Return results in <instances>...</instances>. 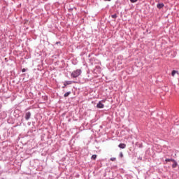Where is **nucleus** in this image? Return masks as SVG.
<instances>
[{
    "mask_svg": "<svg viewBox=\"0 0 179 179\" xmlns=\"http://www.w3.org/2000/svg\"><path fill=\"white\" fill-rule=\"evenodd\" d=\"M80 73H82V71L78 69L74 71L72 73H71V76L73 78H78V76H80Z\"/></svg>",
    "mask_w": 179,
    "mask_h": 179,
    "instance_id": "nucleus-1",
    "label": "nucleus"
},
{
    "mask_svg": "<svg viewBox=\"0 0 179 179\" xmlns=\"http://www.w3.org/2000/svg\"><path fill=\"white\" fill-rule=\"evenodd\" d=\"M97 108H104V104L99 101L96 105Z\"/></svg>",
    "mask_w": 179,
    "mask_h": 179,
    "instance_id": "nucleus-2",
    "label": "nucleus"
},
{
    "mask_svg": "<svg viewBox=\"0 0 179 179\" xmlns=\"http://www.w3.org/2000/svg\"><path fill=\"white\" fill-rule=\"evenodd\" d=\"M31 116V113H30V112H28L25 115V119L26 120H30Z\"/></svg>",
    "mask_w": 179,
    "mask_h": 179,
    "instance_id": "nucleus-3",
    "label": "nucleus"
},
{
    "mask_svg": "<svg viewBox=\"0 0 179 179\" xmlns=\"http://www.w3.org/2000/svg\"><path fill=\"white\" fill-rule=\"evenodd\" d=\"M118 146L120 149H125V148H127V145L125 143H120Z\"/></svg>",
    "mask_w": 179,
    "mask_h": 179,
    "instance_id": "nucleus-4",
    "label": "nucleus"
},
{
    "mask_svg": "<svg viewBox=\"0 0 179 179\" xmlns=\"http://www.w3.org/2000/svg\"><path fill=\"white\" fill-rule=\"evenodd\" d=\"M157 8L158 9H162V8H164V3H158V4L157 5Z\"/></svg>",
    "mask_w": 179,
    "mask_h": 179,
    "instance_id": "nucleus-5",
    "label": "nucleus"
},
{
    "mask_svg": "<svg viewBox=\"0 0 179 179\" xmlns=\"http://www.w3.org/2000/svg\"><path fill=\"white\" fill-rule=\"evenodd\" d=\"M64 85V86L63 87V89L65 88L67 85H72V81H66Z\"/></svg>",
    "mask_w": 179,
    "mask_h": 179,
    "instance_id": "nucleus-6",
    "label": "nucleus"
},
{
    "mask_svg": "<svg viewBox=\"0 0 179 179\" xmlns=\"http://www.w3.org/2000/svg\"><path fill=\"white\" fill-rule=\"evenodd\" d=\"M178 74V71H176V70H173L171 73V76H176V74Z\"/></svg>",
    "mask_w": 179,
    "mask_h": 179,
    "instance_id": "nucleus-7",
    "label": "nucleus"
},
{
    "mask_svg": "<svg viewBox=\"0 0 179 179\" xmlns=\"http://www.w3.org/2000/svg\"><path fill=\"white\" fill-rule=\"evenodd\" d=\"M173 164L172 165L173 169H176V167H177V162H173Z\"/></svg>",
    "mask_w": 179,
    "mask_h": 179,
    "instance_id": "nucleus-8",
    "label": "nucleus"
},
{
    "mask_svg": "<svg viewBox=\"0 0 179 179\" xmlns=\"http://www.w3.org/2000/svg\"><path fill=\"white\" fill-rule=\"evenodd\" d=\"M91 159H92V160H96V159H97V155H93L92 156Z\"/></svg>",
    "mask_w": 179,
    "mask_h": 179,
    "instance_id": "nucleus-9",
    "label": "nucleus"
},
{
    "mask_svg": "<svg viewBox=\"0 0 179 179\" xmlns=\"http://www.w3.org/2000/svg\"><path fill=\"white\" fill-rule=\"evenodd\" d=\"M69 94H71V92H66V93L64 94V96H65V97H68V96H69Z\"/></svg>",
    "mask_w": 179,
    "mask_h": 179,
    "instance_id": "nucleus-10",
    "label": "nucleus"
},
{
    "mask_svg": "<svg viewBox=\"0 0 179 179\" xmlns=\"http://www.w3.org/2000/svg\"><path fill=\"white\" fill-rule=\"evenodd\" d=\"M165 161L166 162H175V160L173 159H165Z\"/></svg>",
    "mask_w": 179,
    "mask_h": 179,
    "instance_id": "nucleus-11",
    "label": "nucleus"
},
{
    "mask_svg": "<svg viewBox=\"0 0 179 179\" xmlns=\"http://www.w3.org/2000/svg\"><path fill=\"white\" fill-rule=\"evenodd\" d=\"M111 17H112L113 19H117V14L112 15H111Z\"/></svg>",
    "mask_w": 179,
    "mask_h": 179,
    "instance_id": "nucleus-12",
    "label": "nucleus"
},
{
    "mask_svg": "<svg viewBox=\"0 0 179 179\" xmlns=\"http://www.w3.org/2000/svg\"><path fill=\"white\" fill-rule=\"evenodd\" d=\"M115 160H117V159L115 157L110 158L111 162H115Z\"/></svg>",
    "mask_w": 179,
    "mask_h": 179,
    "instance_id": "nucleus-13",
    "label": "nucleus"
},
{
    "mask_svg": "<svg viewBox=\"0 0 179 179\" xmlns=\"http://www.w3.org/2000/svg\"><path fill=\"white\" fill-rule=\"evenodd\" d=\"M120 157H121L122 159L124 157V154H122V152L120 153Z\"/></svg>",
    "mask_w": 179,
    "mask_h": 179,
    "instance_id": "nucleus-14",
    "label": "nucleus"
},
{
    "mask_svg": "<svg viewBox=\"0 0 179 179\" xmlns=\"http://www.w3.org/2000/svg\"><path fill=\"white\" fill-rule=\"evenodd\" d=\"M130 1H131L132 3H134V2H137L138 0H130Z\"/></svg>",
    "mask_w": 179,
    "mask_h": 179,
    "instance_id": "nucleus-15",
    "label": "nucleus"
},
{
    "mask_svg": "<svg viewBox=\"0 0 179 179\" xmlns=\"http://www.w3.org/2000/svg\"><path fill=\"white\" fill-rule=\"evenodd\" d=\"M26 71V69H22V72H24Z\"/></svg>",
    "mask_w": 179,
    "mask_h": 179,
    "instance_id": "nucleus-16",
    "label": "nucleus"
},
{
    "mask_svg": "<svg viewBox=\"0 0 179 179\" xmlns=\"http://www.w3.org/2000/svg\"><path fill=\"white\" fill-rule=\"evenodd\" d=\"M105 1H111V0H105Z\"/></svg>",
    "mask_w": 179,
    "mask_h": 179,
    "instance_id": "nucleus-17",
    "label": "nucleus"
}]
</instances>
